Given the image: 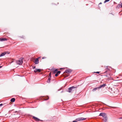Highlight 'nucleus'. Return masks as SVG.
Here are the masks:
<instances>
[{"label": "nucleus", "mask_w": 122, "mask_h": 122, "mask_svg": "<svg viewBox=\"0 0 122 122\" xmlns=\"http://www.w3.org/2000/svg\"><path fill=\"white\" fill-rule=\"evenodd\" d=\"M77 88V86L76 87L72 86L68 88V91H67L70 93H72L74 91L76 90Z\"/></svg>", "instance_id": "nucleus-1"}, {"label": "nucleus", "mask_w": 122, "mask_h": 122, "mask_svg": "<svg viewBox=\"0 0 122 122\" xmlns=\"http://www.w3.org/2000/svg\"><path fill=\"white\" fill-rule=\"evenodd\" d=\"M99 116H102L104 118L103 120L105 121V122H107V117L106 114L104 113H101Z\"/></svg>", "instance_id": "nucleus-2"}, {"label": "nucleus", "mask_w": 122, "mask_h": 122, "mask_svg": "<svg viewBox=\"0 0 122 122\" xmlns=\"http://www.w3.org/2000/svg\"><path fill=\"white\" fill-rule=\"evenodd\" d=\"M111 68V67L109 66H106L105 67V71L104 73L103 74H104L106 73H107L110 71Z\"/></svg>", "instance_id": "nucleus-3"}, {"label": "nucleus", "mask_w": 122, "mask_h": 122, "mask_svg": "<svg viewBox=\"0 0 122 122\" xmlns=\"http://www.w3.org/2000/svg\"><path fill=\"white\" fill-rule=\"evenodd\" d=\"M23 63V61L22 59H20L19 60L16 61V63L17 64L21 65Z\"/></svg>", "instance_id": "nucleus-4"}, {"label": "nucleus", "mask_w": 122, "mask_h": 122, "mask_svg": "<svg viewBox=\"0 0 122 122\" xmlns=\"http://www.w3.org/2000/svg\"><path fill=\"white\" fill-rule=\"evenodd\" d=\"M86 119V118L83 117H80L77 118L76 119V121H83Z\"/></svg>", "instance_id": "nucleus-5"}, {"label": "nucleus", "mask_w": 122, "mask_h": 122, "mask_svg": "<svg viewBox=\"0 0 122 122\" xmlns=\"http://www.w3.org/2000/svg\"><path fill=\"white\" fill-rule=\"evenodd\" d=\"M6 53H7L8 54H9V53H8V51H5L3 53H1V54L0 55V57H1L4 56Z\"/></svg>", "instance_id": "nucleus-6"}, {"label": "nucleus", "mask_w": 122, "mask_h": 122, "mask_svg": "<svg viewBox=\"0 0 122 122\" xmlns=\"http://www.w3.org/2000/svg\"><path fill=\"white\" fill-rule=\"evenodd\" d=\"M33 118L36 121H42V120H40L38 118H37L36 117H35L34 116H33Z\"/></svg>", "instance_id": "nucleus-7"}, {"label": "nucleus", "mask_w": 122, "mask_h": 122, "mask_svg": "<svg viewBox=\"0 0 122 122\" xmlns=\"http://www.w3.org/2000/svg\"><path fill=\"white\" fill-rule=\"evenodd\" d=\"M41 69H36L34 70V72H35L36 73V72H40L41 71Z\"/></svg>", "instance_id": "nucleus-8"}, {"label": "nucleus", "mask_w": 122, "mask_h": 122, "mask_svg": "<svg viewBox=\"0 0 122 122\" xmlns=\"http://www.w3.org/2000/svg\"><path fill=\"white\" fill-rule=\"evenodd\" d=\"M106 86V83L105 84H104L103 85H101L99 86V88H101L102 87H104Z\"/></svg>", "instance_id": "nucleus-9"}, {"label": "nucleus", "mask_w": 122, "mask_h": 122, "mask_svg": "<svg viewBox=\"0 0 122 122\" xmlns=\"http://www.w3.org/2000/svg\"><path fill=\"white\" fill-rule=\"evenodd\" d=\"M72 71V70L70 69H67L66 70L65 72L67 73H71Z\"/></svg>", "instance_id": "nucleus-10"}, {"label": "nucleus", "mask_w": 122, "mask_h": 122, "mask_svg": "<svg viewBox=\"0 0 122 122\" xmlns=\"http://www.w3.org/2000/svg\"><path fill=\"white\" fill-rule=\"evenodd\" d=\"M6 40H7V39L6 38H0V41H2Z\"/></svg>", "instance_id": "nucleus-11"}, {"label": "nucleus", "mask_w": 122, "mask_h": 122, "mask_svg": "<svg viewBox=\"0 0 122 122\" xmlns=\"http://www.w3.org/2000/svg\"><path fill=\"white\" fill-rule=\"evenodd\" d=\"M99 89V87H96L94 88L92 90V91L93 92H94L96 90H98Z\"/></svg>", "instance_id": "nucleus-12"}, {"label": "nucleus", "mask_w": 122, "mask_h": 122, "mask_svg": "<svg viewBox=\"0 0 122 122\" xmlns=\"http://www.w3.org/2000/svg\"><path fill=\"white\" fill-rule=\"evenodd\" d=\"M61 72L60 71H59L56 73V74H55V76H58V75Z\"/></svg>", "instance_id": "nucleus-13"}, {"label": "nucleus", "mask_w": 122, "mask_h": 122, "mask_svg": "<svg viewBox=\"0 0 122 122\" xmlns=\"http://www.w3.org/2000/svg\"><path fill=\"white\" fill-rule=\"evenodd\" d=\"M117 8H122V5L121 4L120 5H119L117 6Z\"/></svg>", "instance_id": "nucleus-14"}, {"label": "nucleus", "mask_w": 122, "mask_h": 122, "mask_svg": "<svg viewBox=\"0 0 122 122\" xmlns=\"http://www.w3.org/2000/svg\"><path fill=\"white\" fill-rule=\"evenodd\" d=\"M35 63L36 64H37L39 63V61L38 59H36L35 60Z\"/></svg>", "instance_id": "nucleus-15"}, {"label": "nucleus", "mask_w": 122, "mask_h": 122, "mask_svg": "<svg viewBox=\"0 0 122 122\" xmlns=\"http://www.w3.org/2000/svg\"><path fill=\"white\" fill-rule=\"evenodd\" d=\"M58 71L57 69H56L55 70L53 71V74H55L57 73V72Z\"/></svg>", "instance_id": "nucleus-16"}, {"label": "nucleus", "mask_w": 122, "mask_h": 122, "mask_svg": "<svg viewBox=\"0 0 122 122\" xmlns=\"http://www.w3.org/2000/svg\"><path fill=\"white\" fill-rule=\"evenodd\" d=\"M15 99L14 98H12L11 99L10 101L12 102H14L15 101Z\"/></svg>", "instance_id": "nucleus-17"}, {"label": "nucleus", "mask_w": 122, "mask_h": 122, "mask_svg": "<svg viewBox=\"0 0 122 122\" xmlns=\"http://www.w3.org/2000/svg\"><path fill=\"white\" fill-rule=\"evenodd\" d=\"M51 78L50 77H49L48 79V80L47 81V82L48 83H50V80L51 79Z\"/></svg>", "instance_id": "nucleus-18"}, {"label": "nucleus", "mask_w": 122, "mask_h": 122, "mask_svg": "<svg viewBox=\"0 0 122 122\" xmlns=\"http://www.w3.org/2000/svg\"><path fill=\"white\" fill-rule=\"evenodd\" d=\"M110 1V0H106L104 1V3H105L106 2H108Z\"/></svg>", "instance_id": "nucleus-19"}, {"label": "nucleus", "mask_w": 122, "mask_h": 122, "mask_svg": "<svg viewBox=\"0 0 122 122\" xmlns=\"http://www.w3.org/2000/svg\"><path fill=\"white\" fill-rule=\"evenodd\" d=\"M51 72H50L49 73V77H50V78L51 77Z\"/></svg>", "instance_id": "nucleus-20"}, {"label": "nucleus", "mask_w": 122, "mask_h": 122, "mask_svg": "<svg viewBox=\"0 0 122 122\" xmlns=\"http://www.w3.org/2000/svg\"><path fill=\"white\" fill-rule=\"evenodd\" d=\"M14 60V59H13L12 61H11L10 62V64L13 62V60Z\"/></svg>", "instance_id": "nucleus-21"}, {"label": "nucleus", "mask_w": 122, "mask_h": 122, "mask_svg": "<svg viewBox=\"0 0 122 122\" xmlns=\"http://www.w3.org/2000/svg\"><path fill=\"white\" fill-rule=\"evenodd\" d=\"M72 122H77V121H73Z\"/></svg>", "instance_id": "nucleus-22"}, {"label": "nucleus", "mask_w": 122, "mask_h": 122, "mask_svg": "<svg viewBox=\"0 0 122 122\" xmlns=\"http://www.w3.org/2000/svg\"><path fill=\"white\" fill-rule=\"evenodd\" d=\"M95 72L96 73H100V72H99V71H97V72Z\"/></svg>", "instance_id": "nucleus-23"}, {"label": "nucleus", "mask_w": 122, "mask_h": 122, "mask_svg": "<svg viewBox=\"0 0 122 122\" xmlns=\"http://www.w3.org/2000/svg\"><path fill=\"white\" fill-rule=\"evenodd\" d=\"M3 105V104H0V106H1Z\"/></svg>", "instance_id": "nucleus-24"}, {"label": "nucleus", "mask_w": 122, "mask_h": 122, "mask_svg": "<svg viewBox=\"0 0 122 122\" xmlns=\"http://www.w3.org/2000/svg\"><path fill=\"white\" fill-rule=\"evenodd\" d=\"M40 58V57H38L36 59H38V60H39V59Z\"/></svg>", "instance_id": "nucleus-25"}, {"label": "nucleus", "mask_w": 122, "mask_h": 122, "mask_svg": "<svg viewBox=\"0 0 122 122\" xmlns=\"http://www.w3.org/2000/svg\"><path fill=\"white\" fill-rule=\"evenodd\" d=\"M119 119H122V117H121L119 118Z\"/></svg>", "instance_id": "nucleus-26"}, {"label": "nucleus", "mask_w": 122, "mask_h": 122, "mask_svg": "<svg viewBox=\"0 0 122 122\" xmlns=\"http://www.w3.org/2000/svg\"><path fill=\"white\" fill-rule=\"evenodd\" d=\"M48 99H49V98H48H48H47L46 99H45V100H48Z\"/></svg>", "instance_id": "nucleus-27"}, {"label": "nucleus", "mask_w": 122, "mask_h": 122, "mask_svg": "<svg viewBox=\"0 0 122 122\" xmlns=\"http://www.w3.org/2000/svg\"><path fill=\"white\" fill-rule=\"evenodd\" d=\"M35 67H36L35 66H34L33 67V69H34L35 68Z\"/></svg>", "instance_id": "nucleus-28"}, {"label": "nucleus", "mask_w": 122, "mask_h": 122, "mask_svg": "<svg viewBox=\"0 0 122 122\" xmlns=\"http://www.w3.org/2000/svg\"><path fill=\"white\" fill-rule=\"evenodd\" d=\"M45 58V57H43L42 58L43 59H44V58Z\"/></svg>", "instance_id": "nucleus-29"}, {"label": "nucleus", "mask_w": 122, "mask_h": 122, "mask_svg": "<svg viewBox=\"0 0 122 122\" xmlns=\"http://www.w3.org/2000/svg\"><path fill=\"white\" fill-rule=\"evenodd\" d=\"M2 67V66H0V68H1Z\"/></svg>", "instance_id": "nucleus-30"}, {"label": "nucleus", "mask_w": 122, "mask_h": 122, "mask_svg": "<svg viewBox=\"0 0 122 122\" xmlns=\"http://www.w3.org/2000/svg\"><path fill=\"white\" fill-rule=\"evenodd\" d=\"M17 112V111H15V112Z\"/></svg>", "instance_id": "nucleus-31"}, {"label": "nucleus", "mask_w": 122, "mask_h": 122, "mask_svg": "<svg viewBox=\"0 0 122 122\" xmlns=\"http://www.w3.org/2000/svg\"><path fill=\"white\" fill-rule=\"evenodd\" d=\"M102 4V3L101 2L100 4Z\"/></svg>", "instance_id": "nucleus-32"}, {"label": "nucleus", "mask_w": 122, "mask_h": 122, "mask_svg": "<svg viewBox=\"0 0 122 122\" xmlns=\"http://www.w3.org/2000/svg\"><path fill=\"white\" fill-rule=\"evenodd\" d=\"M121 4L122 5V3Z\"/></svg>", "instance_id": "nucleus-33"}]
</instances>
